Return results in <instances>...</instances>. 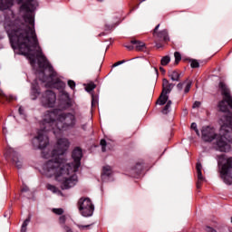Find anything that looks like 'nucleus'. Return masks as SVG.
I'll return each mask as SVG.
<instances>
[{"instance_id":"e433bc0d","label":"nucleus","mask_w":232,"mask_h":232,"mask_svg":"<svg viewBox=\"0 0 232 232\" xmlns=\"http://www.w3.org/2000/svg\"><path fill=\"white\" fill-rule=\"evenodd\" d=\"M154 43L156 44V48H162V41L155 38Z\"/></svg>"},{"instance_id":"4be33fe9","label":"nucleus","mask_w":232,"mask_h":232,"mask_svg":"<svg viewBox=\"0 0 232 232\" xmlns=\"http://www.w3.org/2000/svg\"><path fill=\"white\" fill-rule=\"evenodd\" d=\"M203 182H206V178L204 175H198V180H197V188L200 189L202 188Z\"/></svg>"},{"instance_id":"f704fd0d","label":"nucleus","mask_w":232,"mask_h":232,"mask_svg":"<svg viewBox=\"0 0 232 232\" xmlns=\"http://www.w3.org/2000/svg\"><path fill=\"white\" fill-rule=\"evenodd\" d=\"M40 75H42L43 77L40 78V81H42V82H48V77H46V75H44V71H42L40 72Z\"/></svg>"},{"instance_id":"09e8293b","label":"nucleus","mask_w":232,"mask_h":232,"mask_svg":"<svg viewBox=\"0 0 232 232\" xmlns=\"http://www.w3.org/2000/svg\"><path fill=\"white\" fill-rule=\"evenodd\" d=\"M160 71L162 72V73H166V70H164V67H160Z\"/></svg>"},{"instance_id":"9b49d317","label":"nucleus","mask_w":232,"mask_h":232,"mask_svg":"<svg viewBox=\"0 0 232 232\" xmlns=\"http://www.w3.org/2000/svg\"><path fill=\"white\" fill-rule=\"evenodd\" d=\"M218 88L221 92V95L223 98H226L228 102L232 103V96H231V91H229V88L224 82H220L218 84Z\"/></svg>"},{"instance_id":"72a5a7b5","label":"nucleus","mask_w":232,"mask_h":232,"mask_svg":"<svg viewBox=\"0 0 232 232\" xmlns=\"http://www.w3.org/2000/svg\"><path fill=\"white\" fill-rule=\"evenodd\" d=\"M52 211L55 215H63V213H64V210L63 208H53Z\"/></svg>"},{"instance_id":"7ed1b4c3","label":"nucleus","mask_w":232,"mask_h":232,"mask_svg":"<svg viewBox=\"0 0 232 232\" xmlns=\"http://www.w3.org/2000/svg\"><path fill=\"white\" fill-rule=\"evenodd\" d=\"M72 163H66V160L61 161L48 160L43 165V171L47 175H72L77 173L81 168V159H82V149L76 147L72 153Z\"/></svg>"},{"instance_id":"a19ab883","label":"nucleus","mask_w":232,"mask_h":232,"mask_svg":"<svg viewBox=\"0 0 232 232\" xmlns=\"http://www.w3.org/2000/svg\"><path fill=\"white\" fill-rule=\"evenodd\" d=\"M200 102H195L194 103H193V106H192V108H200Z\"/></svg>"},{"instance_id":"603ef678","label":"nucleus","mask_w":232,"mask_h":232,"mask_svg":"<svg viewBox=\"0 0 232 232\" xmlns=\"http://www.w3.org/2000/svg\"><path fill=\"white\" fill-rule=\"evenodd\" d=\"M225 158H226V155H224V154L218 156V159H219V160H220V159H225Z\"/></svg>"},{"instance_id":"f03ea898","label":"nucleus","mask_w":232,"mask_h":232,"mask_svg":"<svg viewBox=\"0 0 232 232\" xmlns=\"http://www.w3.org/2000/svg\"><path fill=\"white\" fill-rule=\"evenodd\" d=\"M77 118L72 112H61L59 109L45 111L44 115V130H39L37 136L33 139L34 150H44L50 140L45 134L46 131L53 130L54 135L75 128Z\"/></svg>"},{"instance_id":"5fc2aeb1","label":"nucleus","mask_w":232,"mask_h":232,"mask_svg":"<svg viewBox=\"0 0 232 232\" xmlns=\"http://www.w3.org/2000/svg\"><path fill=\"white\" fill-rule=\"evenodd\" d=\"M5 93H3V91H0V97H4Z\"/></svg>"},{"instance_id":"6ab92c4d","label":"nucleus","mask_w":232,"mask_h":232,"mask_svg":"<svg viewBox=\"0 0 232 232\" xmlns=\"http://www.w3.org/2000/svg\"><path fill=\"white\" fill-rule=\"evenodd\" d=\"M169 77L171 79V81H176L177 82L180 81V73L177 71H169Z\"/></svg>"},{"instance_id":"423d86ee","label":"nucleus","mask_w":232,"mask_h":232,"mask_svg":"<svg viewBox=\"0 0 232 232\" xmlns=\"http://www.w3.org/2000/svg\"><path fill=\"white\" fill-rule=\"evenodd\" d=\"M79 211L82 217H92L93 211H95V207L92 203L90 198H81L77 203Z\"/></svg>"},{"instance_id":"ea45409f","label":"nucleus","mask_w":232,"mask_h":232,"mask_svg":"<svg viewBox=\"0 0 232 232\" xmlns=\"http://www.w3.org/2000/svg\"><path fill=\"white\" fill-rule=\"evenodd\" d=\"M124 63H126V60L119 61L112 65V68L120 66V64H124Z\"/></svg>"},{"instance_id":"49530a36","label":"nucleus","mask_w":232,"mask_h":232,"mask_svg":"<svg viewBox=\"0 0 232 232\" xmlns=\"http://www.w3.org/2000/svg\"><path fill=\"white\" fill-rule=\"evenodd\" d=\"M18 111H19L20 115H23V113H24V109H23V107H20L18 109Z\"/></svg>"},{"instance_id":"c85d7f7f","label":"nucleus","mask_w":232,"mask_h":232,"mask_svg":"<svg viewBox=\"0 0 232 232\" xmlns=\"http://www.w3.org/2000/svg\"><path fill=\"white\" fill-rule=\"evenodd\" d=\"M190 66H191V68H200V63H198V61H197L195 59H191Z\"/></svg>"},{"instance_id":"473e14b6","label":"nucleus","mask_w":232,"mask_h":232,"mask_svg":"<svg viewBox=\"0 0 232 232\" xmlns=\"http://www.w3.org/2000/svg\"><path fill=\"white\" fill-rule=\"evenodd\" d=\"M100 144L102 146V151L103 153L106 152V145H107L106 140H101Z\"/></svg>"},{"instance_id":"8fccbe9b","label":"nucleus","mask_w":232,"mask_h":232,"mask_svg":"<svg viewBox=\"0 0 232 232\" xmlns=\"http://www.w3.org/2000/svg\"><path fill=\"white\" fill-rule=\"evenodd\" d=\"M108 177H110V176H108V175L102 176V180H104V179H108Z\"/></svg>"},{"instance_id":"37998d69","label":"nucleus","mask_w":232,"mask_h":232,"mask_svg":"<svg viewBox=\"0 0 232 232\" xmlns=\"http://www.w3.org/2000/svg\"><path fill=\"white\" fill-rule=\"evenodd\" d=\"M125 48H127V50H129L130 52H131V50L135 49V46L133 45H125Z\"/></svg>"},{"instance_id":"1a4fd4ad","label":"nucleus","mask_w":232,"mask_h":232,"mask_svg":"<svg viewBox=\"0 0 232 232\" xmlns=\"http://www.w3.org/2000/svg\"><path fill=\"white\" fill-rule=\"evenodd\" d=\"M159 28H160V24H159L153 30L152 35L154 39H158V41L163 43H169V33L168 32V29L159 31Z\"/></svg>"},{"instance_id":"f8f14e48","label":"nucleus","mask_w":232,"mask_h":232,"mask_svg":"<svg viewBox=\"0 0 232 232\" xmlns=\"http://www.w3.org/2000/svg\"><path fill=\"white\" fill-rule=\"evenodd\" d=\"M60 108L62 110H68V108H72V100L67 92H63L61 96Z\"/></svg>"},{"instance_id":"f257e3e1","label":"nucleus","mask_w":232,"mask_h":232,"mask_svg":"<svg viewBox=\"0 0 232 232\" xmlns=\"http://www.w3.org/2000/svg\"><path fill=\"white\" fill-rule=\"evenodd\" d=\"M23 4L20 7L22 12H25L24 19L25 24H19L17 22L5 25V30L11 43L13 50H19L22 55H30L31 52L36 53L39 66L46 68L49 72V78L51 82L56 84L58 90H64L66 83L57 77V72L53 66L48 62V59L43 53V49L39 45L37 34H35V20L34 18V11L37 8V0H22Z\"/></svg>"},{"instance_id":"0eeeda50","label":"nucleus","mask_w":232,"mask_h":232,"mask_svg":"<svg viewBox=\"0 0 232 232\" xmlns=\"http://www.w3.org/2000/svg\"><path fill=\"white\" fill-rule=\"evenodd\" d=\"M55 180L59 183L61 189H70L77 184V177L72 176H64V175H56Z\"/></svg>"},{"instance_id":"6e6552de","label":"nucleus","mask_w":232,"mask_h":232,"mask_svg":"<svg viewBox=\"0 0 232 232\" xmlns=\"http://www.w3.org/2000/svg\"><path fill=\"white\" fill-rule=\"evenodd\" d=\"M57 102V95L53 91H45L41 97V104L44 108H53Z\"/></svg>"},{"instance_id":"2eb2a0df","label":"nucleus","mask_w":232,"mask_h":232,"mask_svg":"<svg viewBox=\"0 0 232 232\" xmlns=\"http://www.w3.org/2000/svg\"><path fill=\"white\" fill-rule=\"evenodd\" d=\"M162 86H163L162 92L168 94V93H171V91L175 87V84L169 83V81H168V79H163Z\"/></svg>"},{"instance_id":"4c0bfd02","label":"nucleus","mask_w":232,"mask_h":232,"mask_svg":"<svg viewBox=\"0 0 232 232\" xmlns=\"http://www.w3.org/2000/svg\"><path fill=\"white\" fill-rule=\"evenodd\" d=\"M68 86L71 87V90H75V82L73 80H69Z\"/></svg>"},{"instance_id":"c9c22d12","label":"nucleus","mask_w":232,"mask_h":232,"mask_svg":"<svg viewBox=\"0 0 232 232\" xmlns=\"http://www.w3.org/2000/svg\"><path fill=\"white\" fill-rule=\"evenodd\" d=\"M169 108H171L169 105L166 104L162 110V113L164 115H168V113L169 112Z\"/></svg>"},{"instance_id":"de8ad7c7","label":"nucleus","mask_w":232,"mask_h":232,"mask_svg":"<svg viewBox=\"0 0 232 232\" xmlns=\"http://www.w3.org/2000/svg\"><path fill=\"white\" fill-rule=\"evenodd\" d=\"M171 104H172L171 100H167V105L171 107Z\"/></svg>"},{"instance_id":"7c9ffc66","label":"nucleus","mask_w":232,"mask_h":232,"mask_svg":"<svg viewBox=\"0 0 232 232\" xmlns=\"http://www.w3.org/2000/svg\"><path fill=\"white\" fill-rule=\"evenodd\" d=\"M95 88H97V85H95V83H93V82H91L87 85L86 92H93V90H95Z\"/></svg>"},{"instance_id":"cd10ccee","label":"nucleus","mask_w":232,"mask_h":232,"mask_svg":"<svg viewBox=\"0 0 232 232\" xmlns=\"http://www.w3.org/2000/svg\"><path fill=\"white\" fill-rule=\"evenodd\" d=\"M28 224H30V217L24 221L21 232H26V227H28Z\"/></svg>"},{"instance_id":"58836bf2","label":"nucleus","mask_w":232,"mask_h":232,"mask_svg":"<svg viewBox=\"0 0 232 232\" xmlns=\"http://www.w3.org/2000/svg\"><path fill=\"white\" fill-rule=\"evenodd\" d=\"M63 229L64 232H73V230L72 229V227L66 226V225H63Z\"/></svg>"},{"instance_id":"3c124183","label":"nucleus","mask_w":232,"mask_h":232,"mask_svg":"<svg viewBox=\"0 0 232 232\" xmlns=\"http://www.w3.org/2000/svg\"><path fill=\"white\" fill-rule=\"evenodd\" d=\"M30 61H31V64H34L35 63V59L34 58H30Z\"/></svg>"},{"instance_id":"79ce46f5","label":"nucleus","mask_w":232,"mask_h":232,"mask_svg":"<svg viewBox=\"0 0 232 232\" xmlns=\"http://www.w3.org/2000/svg\"><path fill=\"white\" fill-rule=\"evenodd\" d=\"M26 191H30V188L27 186H24L22 188V193H26Z\"/></svg>"},{"instance_id":"412c9836","label":"nucleus","mask_w":232,"mask_h":232,"mask_svg":"<svg viewBox=\"0 0 232 232\" xmlns=\"http://www.w3.org/2000/svg\"><path fill=\"white\" fill-rule=\"evenodd\" d=\"M220 179L223 180L225 184L227 186H231L232 184V176L231 175H221Z\"/></svg>"},{"instance_id":"9d476101","label":"nucleus","mask_w":232,"mask_h":232,"mask_svg":"<svg viewBox=\"0 0 232 232\" xmlns=\"http://www.w3.org/2000/svg\"><path fill=\"white\" fill-rule=\"evenodd\" d=\"M5 155L6 157H9V159H12L13 163H14L18 169L22 168L23 163L19 160V154H17V152L14 149H8L5 152Z\"/></svg>"},{"instance_id":"a18cd8bd","label":"nucleus","mask_w":232,"mask_h":232,"mask_svg":"<svg viewBox=\"0 0 232 232\" xmlns=\"http://www.w3.org/2000/svg\"><path fill=\"white\" fill-rule=\"evenodd\" d=\"M77 227H79V229H84L85 227H90V225H85V226L77 225Z\"/></svg>"},{"instance_id":"f3484780","label":"nucleus","mask_w":232,"mask_h":232,"mask_svg":"<svg viewBox=\"0 0 232 232\" xmlns=\"http://www.w3.org/2000/svg\"><path fill=\"white\" fill-rule=\"evenodd\" d=\"M14 6V0H0V10H8Z\"/></svg>"},{"instance_id":"dca6fc26","label":"nucleus","mask_w":232,"mask_h":232,"mask_svg":"<svg viewBox=\"0 0 232 232\" xmlns=\"http://www.w3.org/2000/svg\"><path fill=\"white\" fill-rule=\"evenodd\" d=\"M130 44H133V46H134L135 50H137V52H142V50H144L146 48V44H144L143 42H140L139 40H131Z\"/></svg>"},{"instance_id":"4468645a","label":"nucleus","mask_w":232,"mask_h":232,"mask_svg":"<svg viewBox=\"0 0 232 232\" xmlns=\"http://www.w3.org/2000/svg\"><path fill=\"white\" fill-rule=\"evenodd\" d=\"M184 84H186V87L184 89V93H189V91L191 90V81L189 80H186L185 82H179L177 84V88L179 92H181V90L184 88Z\"/></svg>"},{"instance_id":"a878e982","label":"nucleus","mask_w":232,"mask_h":232,"mask_svg":"<svg viewBox=\"0 0 232 232\" xmlns=\"http://www.w3.org/2000/svg\"><path fill=\"white\" fill-rule=\"evenodd\" d=\"M112 171H111V166H105L102 169V175H111Z\"/></svg>"},{"instance_id":"2f4dec72","label":"nucleus","mask_w":232,"mask_h":232,"mask_svg":"<svg viewBox=\"0 0 232 232\" xmlns=\"http://www.w3.org/2000/svg\"><path fill=\"white\" fill-rule=\"evenodd\" d=\"M64 224H66V216L63 215V216H60L59 218V225L62 226H65Z\"/></svg>"},{"instance_id":"20e7f679","label":"nucleus","mask_w":232,"mask_h":232,"mask_svg":"<svg viewBox=\"0 0 232 232\" xmlns=\"http://www.w3.org/2000/svg\"><path fill=\"white\" fill-rule=\"evenodd\" d=\"M201 139L204 142H213L216 140L218 151L229 153L231 145L227 142H232V127L227 123H223L219 130V134L215 133V130L210 127H205L201 130Z\"/></svg>"},{"instance_id":"bb28decb","label":"nucleus","mask_w":232,"mask_h":232,"mask_svg":"<svg viewBox=\"0 0 232 232\" xmlns=\"http://www.w3.org/2000/svg\"><path fill=\"white\" fill-rule=\"evenodd\" d=\"M174 57H175V63L176 64H179V63H180V61H182V55L179 52L174 53Z\"/></svg>"},{"instance_id":"6e6d98bb","label":"nucleus","mask_w":232,"mask_h":232,"mask_svg":"<svg viewBox=\"0 0 232 232\" xmlns=\"http://www.w3.org/2000/svg\"><path fill=\"white\" fill-rule=\"evenodd\" d=\"M99 3H102V1H104V0H97Z\"/></svg>"},{"instance_id":"ddd939ff","label":"nucleus","mask_w":232,"mask_h":232,"mask_svg":"<svg viewBox=\"0 0 232 232\" xmlns=\"http://www.w3.org/2000/svg\"><path fill=\"white\" fill-rule=\"evenodd\" d=\"M220 175H232V157L227 160V163L221 165Z\"/></svg>"},{"instance_id":"5701e85b","label":"nucleus","mask_w":232,"mask_h":232,"mask_svg":"<svg viewBox=\"0 0 232 232\" xmlns=\"http://www.w3.org/2000/svg\"><path fill=\"white\" fill-rule=\"evenodd\" d=\"M47 189H49V191H52L53 193H58V195H63V192L61 190H59V188H57V187L53 186V185H50L48 184L46 186Z\"/></svg>"},{"instance_id":"c756f323","label":"nucleus","mask_w":232,"mask_h":232,"mask_svg":"<svg viewBox=\"0 0 232 232\" xmlns=\"http://www.w3.org/2000/svg\"><path fill=\"white\" fill-rule=\"evenodd\" d=\"M196 169H197L198 175H202V163H200V161L197 162Z\"/></svg>"},{"instance_id":"39448f33","label":"nucleus","mask_w":232,"mask_h":232,"mask_svg":"<svg viewBox=\"0 0 232 232\" xmlns=\"http://www.w3.org/2000/svg\"><path fill=\"white\" fill-rule=\"evenodd\" d=\"M70 148V141L66 138H61L57 140V144L54 150L52 151V160L53 162H61V159H64L63 156L68 151Z\"/></svg>"},{"instance_id":"b1692460","label":"nucleus","mask_w":232,"mask_h":232,"mask_svg":"<svg viewBox=\"0 0 232 232\" xmlns=\"http://www.w3.org/2000/svg\"><path fill=\"white\" fill-rule=\"evenodd\" d=\"M39 93H41V92H39V89L33 87L32 92H31L32 100L35 101V99H37V95H39Z\"/></svg>"},{"instance_id":"aec40b11","label":"nucleus","mask_w":232,"mask_h":232,"mask_svg":"<svg viewBox=\"0 0 232 232\" xmlns=\"http://www.w3.org/2000/svg\"><path fill=\"white\" fill-rule=\"evenodd\" d=\"M132 169L134 171H142L144 169V160H140L139 161H137Z\"/></svg>"},{"instance_id":"a211bd4d","label":"nucleus","mask_w":232,"mask_h":232,"mask_svg":"<svg viewBox=\"0 0 232 232\" xmlns=\"http://www.w3.org/2000/svg\"><path fill=\"white\" fill-rule=\"evenodd\" d=\"M168 99H169L168 94L164 93L162 92L161 94L160 95L158 101H157V104H160V106H164V104H166V102H168Z\"/></svg>"},{"instance_id":"393cba45","label":"nucleus","mask_w":232,"mask_h":232,"mask_svg":"<svg viewBox=\"0 0 232 232\" xmlns=\"http://www.w3.org/2000/svg\"><path fill=\"white\" fill-rule=\"evenodd\" d=\"M170 61H171V58H169V56H164L161 58L160 64L161 66H168Z\"/></svg>"},{"instance_id":"864d4df0","label":"nucleus","mask_w":232,"mask_h":232,"mask_svg":"<svg viewBox=\"0 0 232 232\" xmlns=\"http://www.w3.org/2000/svg\"><path fill=\"white\" fill-rule=\"evenodd\" d=\"M195 132L197 133V135H198V137H200V132L198 131V129H197Z\"/></svg>"},{"instance_id":"c03bdc74","label":"nucleus","mask_w":232,"mask_h":232,"mask_svg":"<svg viewBox=\"0 0 232 232\" xmlns=\"http://www.w3.org/2000/svg\"><path fill=\"white\" fill-rule=\"evenodd\" d=\"M190 128H191V130H194V131H195L196 130H198V129H197V123H195V122L191 123Z\"/></svg>"}]
</instances>
